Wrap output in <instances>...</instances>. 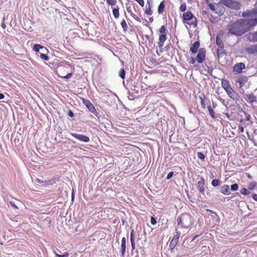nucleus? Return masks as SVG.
Instances as JSON below:
<instances>
[{"mask_svg": "<svg viewBox=\"0 0 257 257\" xmlns=\"http://www.w3.org/2000/svg\"><path fill=\"white\" fill-rule=\"evenodd\" d=\"M69 253L66 252L64 254L61 255V256H59V257H68Z\"/></svg>", "mask_w": 257, "mask_h": 257, "instance_id": "nucleus-46", "label": "nucleus"}, {"mask_svg": "<svg viewBox=\"0 0 257 257\" xmlns=\"http://www.w3.org/2000/svg\"><path fill=\"white\" fill-rule=\"evenodd\" d=\"M240 193L243 195H248L250 193V192L245 188H243L240 190Z\"/></svg>", "mask_w": 257, "mask_h": 257, "instance_id": "nucleus-29", "label": "nucleus"}, {"mask_svg": "<svg viewBox=\"0 0 257 257\" xmlns=\"http://www.w3.org/2000/svg\"><path fill=\"white\" fill-rule=\"evenodd\" d=\"M247 81V77L244 76L239 77L236 81V85L241 88L243 85Z\"/></svg>", "mask_w": 257, "mask_h": 257, "instance_id": "nucleus-10", "label": "nucleus"}, {"mask_svg": "<svg viewBox=\"0 0 257 257\" xmlns=\"http://www.w3.org/2000/svg\"><path fill=\"white\" fill-rule=\"evenodd\" d=\"M200 44L198 41L195 42L190 47V51L193 53H196L199 47Z\"/></svg>", "mask_w": 257, "mask_h": 257, "instance_id": "nucleus-18", "label": "nucleus"}, {"mask_svg": "<svg viewBox=\"0 0 257 257\" xmlns=\"http://www.w3.org/2000/svg\"><path fill=\"white\" fill-rule=\"evenodd\" d=\"M121 25L122 27V28L124 29V30H125L127 27V24H126V22L125 21V20H123L121 22Z\"/></svg>", "mask_w": 257, "mask_h": 257, "instance_id": "nucleus-36", "label": "nucleus"}, {"mask_svg": "<svg viewBox=\"0 0 257 257\" xmlns=\"http://www.w3.org/2000/svg\"><path fill=\"white\" fill-rule=\"evenodd\" d=\"M39 56L41 59L45 60H48L49 59L48 57L46 54L43 53H41Z\"/></svg>", "mask_w": 257, "mask_h": 257, "instance_id": "nucleus-33", "label": "nucleus"}, {"mask_svg": "<svg viewBox=\"0 0 257 257\" xmlns=\"http://www.w3.org/2000/svg\"><path fill=\"white\" fill-rule=\"evenodd\" d=\"M131 241H135V232L134 230L133 229L131 232Z\"/></svg>", "mask_w": 257, "mask_h": 257, "instance_id": "nucleus-31", "label": "nucleus"}, {"mask_svg": "<svg viewBox=\"0 0 257 257\" xmlns=\"http://www.w3.org/2000/svg\"><path fill=\"white\" fill-rule=\"evenodd\" d=\"M4 95L2 93H0V99H2L4 98Z\"/></svg>", "mask_w": 257, "mask_h": 257, "instance_id": "nucleus-54", "label": "nucleus"}, {"mask_svg": "<svg viewBox=\"0 0 257 257\" xmlns=\"http://www.w3.org/2000/svg\"><path fill=\"white\" fill-rule=\"evenodd\" d=\"M221 86L225 90L228 95L232 99H236L238 95L232 88L229 85L228 81L226 79H222L221 80Z\"/></svg>", "mask_w": 257, "mask_h": 257, "instance_id": "nucleus-3", "label": "nucleus"}, {"mask_svg": "<svg viewBox=\"0 0 257 257\" xmlns=\"http://www.w3.org/2000/svg\"><path fill=\"white\" fill-rule=\"evenodd\" d=\"M248 39L251 42H257V32L249 33L247 35Z\"/></svg>", "mask_w": 257, "mask_h": 257, "instance_id": "nucleus-17", "label": "nucleus"}, {"mask_svg": "<svg viewBox=\"0 0 257 257\" xmlns=\"http://www.w3.org/2000/svg\"><path fill=\"white\" fill-rule=\"evenodd\" d=\"M125 75V72L124 69H121L119 72V76L122 78L124 79Z\"/></svg>", "mask_w": 257, "mask_h": 257, "instance_id": "nucleus-26", "label": "nucleus"}, {"mask_svg": "<svg viewBox=\"0 0 257 257\" xmlns=\"http://www.w3.org/2000/svg\"><path fill=\"white\" fill-rule=\"evenodd\" d=\"M252 198L253 200H255L257 201V194H254L252 196Z\"/></svg>", "mask_w": 257, "mask_h": 257, "instance_id": "nucleus-49", "label": "nucleus"}, {"mask_svg": "<svg viewBox=\"0 0 257 257\" xmlns=\"http://www.w3.org/2000/svg\"><path fill=\"white\" fill-rule=\"evenodd\" d=\"M221 192L224 195L230 194L229 187L228 185H224L221 187Z\"/></svg>", "mask_w": 257, "mask_h": 257, "instance_id": "nucleus-19", "label": "nucleus"}, {"mask_svg": "<svg viewBox=\"0 0 257 257\" xmlns=\"http://www.w3.org/2000/svg\"><path fill=\"white\" fill-rule=\"evenodd\" d=\"M151 1H152V0H148L147 3H148V5H150V4H151Z\"/></svg>", "mask_w": 257, "mask_h": 257, "instance_id": "nucleus-56", "label": "nucleus"}, {"mask_svg": "<svg viewBox=\"0 0 257 257\" xmlns=\"http://www.w3.org/2000/svg\"><path fill=\"white\" fill-rule=\"evenodd\" d=\"M197 157L199 159L203 160L204 159V155L201 152L197 153Z\"/></svg>", "mask_w": 257, "mask_h": 257, "instance_id": "nucleus-37", "label": "nucleus"}, {"mask_svg": "<svg viewBox=\"0 0 257 257\" xmlns=\"http://www.w3.org/2000/svg\"><path fill=\"white\" fill-rule=\"evenodd\" d=\"M159 32L161 34H167V31L164 26H162L159 30Z\"/></svg>", "mask_w": 257, "mask_h": 257, "instance_id": "nucleus-24", "label": "nucleus"}, {"mask_svg": "<svg viewBox=\"0 0 257 257\" xmlns=\"http://www.w3.org/2000/svg\"><path fill=\"white\" fill-rule=\"evenodd\" d=\"M245 68V65L243 63H238L233 66V71L236 73H240L242 70Z\"/></svg>", "mask_w": 257, "mask_h": 257, "instance_id": "nucleus-12", "label": "nucleus"}, {"mask_svg": "<svg viewBox=\"0 0 257 257\" xmlns=\"http://www.w3.org/2000/svg\"><path fill=\"white\" fill-rule=\"evenodd\" d=\"M200 98H201V105H202V107L204 108H205V102H204V100H203V99H202V97H201Z\"/></svg>", "mask_w": 257, "mask_h": 257, "instance_id": "nucleus-43", "label": "nucleus"}, {"mask_svg": "<svg viewBox=\"0 0 257 257\" xmlns=\"http://www.w3.org/2000/svg\"><path fill=\"white\" fill-rule=\"evenodd\" d=\"M131 242L132 250H134L135 248V241H131Z\"/></svg>", "mask_w": 257, "mask_h": 257, "instance_id": "nucleus-47", "label": "nucleus"}, {"mask_svg": "<svg viewBox=\"0 0 257 257\" xmlns=\"http://www.w3.org/2000/svg\"><path fill=\"white\" fill-rule=\"evenodd\" d=\"M216 44H217V45H220V40H219V39H216Z\"/></svg>", "mask_w": 257, "mask_h": 257, "instance_id": "nucleus-55", "label": "nucleus"}, {"mask_svg": "<svg viewBox=\"0 0 257 257\" xmlns=\"http://www.w3.org/2000/svg\"><path fill=\"white\" fill-rule=\"evenodd\" d=\"M257 24V19H240L228 25V33L239 36Z\"/></svg>", "mask_w": 257, "mask_h": 257, "instance_id": "nucleus-1", "label": "nucleus"}, {"mask_svg": "<svg viewBox=\"0 0 257 257\" xmlns=\"http://www.w3.org/2000/svg\"><path fill=\"white\" fill-rule=\"evenodd\" d=\"M107 3L111 7L116 5V0H106Z\"/></svg>", "mask_w": 257, "mask_h": 257, "instance_id": "nucleus-28", "label": "nucleus"}, {"mask_svg": "<svg viewBox=\"0 0 257 257\" xmlns=\"http://www.w3.org/2000/svg\"><path fill=\"white\" fill-rule=\"evenodd\" d=\"M244 49L248 54H256L257 53V44L250 46H246L245 47Z\"/></svg>", "mask_w": 257, "mask_h": 257, "instance_id": "nucleus-9", "label": "nucleus"}, {"mask_svg": "<svg viewBox=\"0 0 257 257\" xmlns=\"http://www.w3.org/2000/svg\"><path fill=\"white\" fill-rule=\"evenodd\" d=\"M211 184L214 187H216L219 185V181L217 179H213L212 181Z\"/></svg>", "mask_w": 257, "mask_h": 257, "instance_id": "nucleus-30", "label": "nucleus"}, {"mask_svg": "<svg viewBox=\"0 0 257 257\" xmlns=\"http://www.w3.org/2000/svg\"><path fill=\"white\" fill-rule=\"evenodd\" d=\"M173 174H174L173 172H170V173H169V174H168V175L166 177V179H167V180L170 179L173 176Z\"/></svg>", "mask_w": 257, "mask_h": 257, "instance_id": "nucleus-38", "label": "nucleus"}, {"mask_svg": "<svg viewBox=\"0 0 257 257\" xmlns=\"http://www.w3.org/2000/svg\"><path fill=\"white\" fill-rule=\"evenodd\" d=\"M195 62V59L194 58H192L190 62L191 64H194Z\"/></svg>", "mask_w": 257, "mask_h": 257, "instance_id": "nucleus-50", "label": "nucleus"}, {"mask_svg": "<svg viewBox=\"0 0 257 257\" xmlns=\"http://www.w3.org/2000/svg\"><path fill=\"white\" fill-rule=\"evenodd\" d=\"M247 177H248V178H251V176H250V175L249 174H248V175Z\"/></svg>", "mask_w": 257, "mask_h": 257, "instance_id": "nucleus-58", "label": "nucleus"}, {"mask_svg": "<svg viewBox=\"0 0 257 257\" xmlns=\"http://www.w3.org/2000/svg\"><path fill=\"white\" fill-rule=\"evenodd\" d=\"M204 185L205 180L203 178H201L197 183V188L199 192L202 194H204L205 192Z\"/></svg>", "mask_w": 257, "mask_h": 257, "instance_id": "nucleus-11", "label": "nucleus"}, {"mask_svg": "<svg viewBox=\"0 0 257 257\" xmlns=\"http://www.w3.org/2000/svg\"><path fill=\"white\" fill-rule=\"evenodd\" d=\"M251 14H252L251 12H245L242 13V16L243 17H246L250 16L251 15Z\"/></svg>", "mask_w": 257, "mask_h": 257, "instance_id": "nucleus-35", "label": "nucleus"}, {"mask_svg": "<svg viewBox=\"0 0 257 257\" xmlns=\"http://www.w3.org/2000/svg\"><path fill=\"white\" fill-rule=\"evenodd\" d=\"M223 4L227 7L235 10L239 9L240 7L239 3L233 0H223Z\"/></svg>", "mask_w": 257, "mask_h": 257, "instance_id": "nucleus-5", "label": "nucleus"}, {"mask_svg": "<svg viewBox=\"0 0 257 257\" xmlns=\"http://www.w3.org/2000/svg\"><path fill=\"white\" fill-rule=\"evenodd\" d=\"M167 39V34H160L159 36V42L158 45L159 47H162Z\"/></svg>", "mask_w": 257, "mask_h": 257, "instance_id": "nucleus-15", "label": "nucleus"}, {"mask_svg": "<svg viewBox=\"0 0 257 257\" xmlns=\"http://www.w3.org/2000/svg\"><path fill=\"white\" fill-rule=\"evenodd\" d=\"M180 236V233L177 232L176 234H175L173 236L172 239L171 240V241L170 242V245H169V247L171 249H173L176 246L177 244L178 243L179 238Z\"/></svg>", "mask_w": 257, "mask_h": 257, "instance_id": "nucleus-8", "label": "nucleus"}, {"mask_svg": "<svg viewBox=\"0 0 257 257\" xmlns=\"http://www.w3.org/2000/svg\"><path fill=\"white\" fill-rule=\"evenodd\" d=\"M10 204L13 206L14 208H16V209H18V207H17V206L15 204V202H13V201H11L10 202Z\"/></svg>", "mask_w": 257, "mask_h": 257, "instance_id": "nucleus-44", "label": "nucleus"}, {"mask_svg": "<svg viewBox=\"0 0 257 257\" xmlns=\"http://www.w3.org/2000/svg\"><path fill=\"white\" fill-rule=\"evenodd\" d=\"M197 236V235L194 236V237H193V240H194Z\"/></svg>", "mask_w": 257, "mask_h": 257, "instance_id": "nucleus-59", "label": "nucleus"}, {"mask_svg": "<svg viewBox=\"0 0 257 257\" xmlns=\"http://www.w3.org/2000/svg\"><path fill=\"white\" fill-rule=\"evenodd\" d=\"M43 47L39 44H35L34 46L33 50L36 52H39L40 49H43Z\"/></svg>", "mask_w": 257, "mask_h": 257, "instance_id": "nucleus-25", "label": "nucleus"}, {"mask_svg": "<svg viewBox=\"0 0 257 257\" xmlns=\"http://www.w3.org/2000/svg\"><path fill=\"white\" fill-rule=\"evenodd\" d=\"M165 9V4L164 2L162 1L161 2L159 6L158 12L159 14H162L164 11Z\"/></svg>", "mask_w": 257, "mask_h": 257, "instance_id": "nucleus-21", "label": "nucleus"}, {"mask_svg": "<svg viewBox=\"0 0 257 257\" xmlns=\"http://www.w3.org/2000/svg\"><path fill=\"white\" fill-rule=\"evenodd\" d=\"M112 14H113L114 17L115 19H118L119 16L118 8H115V9H113Z\"/></svg>", "mask_w": 257, "mask_h": 257, "instance_id": "nucleus-22", "label": "nucleus"}, {"mask_svg": "<svg viewBox=\"0 0 257 257\" xmlns=\"http://www.w3.org/2000/svg\"><path fill=\"white\" fill-rule=\"evenodd\" d=\"M68 115L70 117H72L74 116L73 113L71 111H69Z\"/></svg>", "mask_w": 257, "mask_h": 257, "instance_id": "nucleus-51", "label": "nucleus"}, {"mask_svg": "<svg viewBox=\"0 0 257 257\" xmlns=\"http://www.w3.org/2000/svg\"><path fill=\"white\" fill-rule=\"evenodd\" d=\"M71 135L75 138V139L78 140L79 141L84 142V143H88L89 142V138L85 135H80L75 133H71Z\"/></svg>", "mask_w": 257, "mask_h": 257, "instance_id": "nucleus-6", "label": "nucleus"}, {"mask_svg": "<svg viewBox=\"0 0 257 257\" xmlns=\"http://www.w3.org/2000/svg\"><path fill=\"white\" fill-rule=\"evenodd\" d=\"M83 104L87 107V108L92 113L95 111V108L92 104L87 99H83Z\"/></svg>", "mask_w": 257, "mask_h": 257, "instance_id": "nucleus-13", "label": "nucleus"}, {"mask_svg": "<svg viewBox=\"0 0 257 257\" xmlns=\"http://www.w3.org/2000/svg\"><path fill=\"white\" fill-rule=\"evenodd\" d=\"M208 109L210 115H211L212 118H214V112L213 110V109L211 108V106H208Z\"/></svg>", "mask_w": 257, "mask_h": 257, "instance_id": "nucleus-27", "label": "nucleus"}, {"mask_svg": "<svg viewBox=\"0 0 257 257\" xmlns=\"http://www.w3.org/2000/svg\"><path fill=\"white\" fill-rule=\"evenodd\" d=\"M194 19L195 21L192 23V25H193L194 27H196L197 25L196 19L195 18Z\"/></svg>", "mask_w": 257, "mask_h": 257, "instance_id": "nucleus-48", "label": "nucleus"}, {"mask_svg": "<svg viewBox=\"0 0 257 257\" xmlns=\"http://www.w3.org/2000/svg\"><path fill=\"white\" fill-rule=\"evenodd\" d=\"M238 186L237 184H234L231 185V190L232 191H236L238 189Z\"/></svg>", "mask_w": 257, "mask_h": 257, "instance_id": "nucleus-34", "label": "nucleus"}, {"mask_svg": "<svg viewBox=\"0 0 257 257\" xmlns=\"http://www.w3.org/2000/svg\"><path fill=\"white\" fill-rule=\"evenodd\" d=\"M206 4L210 9L215 14L221 16L223 14L224 9L223 5L221 4H212L209 0H206Z\"/></svg>", "mask_w": 257, "mask_h": 257, "instance_id": "nucleus-4", "label": "nucleus"}, {"mask_svg": "<svg viewBox=\"0 0 257 257\" xmlns=\"http://www.w3.org/2000/svg\"><path fill=\"white\" fill-rule=\"evenodd\" d=\"M151 223L152 225H155L156 224V220L153 217H151Z\"/></svg>", "mask_w": 257, "mask_h": 257, "instance_id": "nucleus-41", "label": "nucleus"}, {"mask_svg": "<svg viewBox=\"0 0 257 257\" xmlns=\"http://www.w3.org/2000/svg\"><path fill=\"white\" fill-rule=\"evenodd\" d=\"M255 186V184L253 183H250L248 186V188L249 189H252Z\"/></svg>", "mask_w": 257, "mask_h": 257, "instance_id": "nucleus-45", "label": "nucleus"}, {"mask_svg": "<svg viewBox=\"0 0 257 257\" xmlns=\"http://www.w3.org/2000/svg\"><path fill=\"white\" fill-rule=\"evenodd\" d=\"M177 222L179 226L187 228L192 224L193 221L190 214H184L177 218Z\"/></svg>", "mask_w": 257, "mask_h": 257, "instance_id": "nucleus-2", "label": "nucleus"}, {"mask_svg": "<svg viewBox=\"0 0 257 257\" xmlns=\"http://www.w3.org/2000/svg\"><path fill=\"white\" fill-rule=\"evenodd\" d=\"M193 15L190 12H187L183 15V22L193 19Z\"/></svg>", "mask_w": 257, "mask_h": 257, "instance_id": "nucleus-14", "label": "nucleus"}, {"mask_svg": "<svg viewBox=\"0 0 257 257\" xmlns=\"http://www.w3.org/2000/svg\"><path fill=\"white\" fill-rule=\"evenodd\" d=\"M145 13L148 15H152L153 14V11L151 9V4L148 5V7H146Z\"/></svg>", "mask_w": 257, "mask_h": 257, "instance_id": "nucleus-23", "label": "nucleus"}, {"mask_svg": "<svg viewBox=\"0 0 257 257\" xmlns=\"http://www.w3.org/2000/svg\"><path fill=\"white\" fill-rule=\"evenodd\" d=\"M55 254H56V255L57 256H58V257H59V256H61V255H60V254H59L57 253L56 252H55Z\"/></svg>", "mask_w": 257, "mask_h": 257, "instance_id": "nucleus-57", "label": "nucleus"}, {"mask_svg": "<svg viewBox=\"0 0 257 257\" xmlns=\"http://www.w3.org/2000/svg\"><path fill=\"white\" fill-rule=\"evenodd\" d=\"M36 181L37 182H39V183H43V181L42 180H40V179H39V178H36Z\"/></svg>", "mask_w": 257, "mask_h": 257, "instance_id": "nucleus-53", "label": "nucleus"}, {"mask_svg": "<svg viewBox=\"0 0 257 257\" xmlns=\"http://www.w3.org/2000/svg\"><path fill=\"white\" fill-rule=\"evenodd\" d=\"M136 1L138 3L141 7H143L144 6V0H136Z\"/></svg>", "mask_w": 257, "mask_h": 257, "instance_id": "nucleus-39", "label": "nucleus"}, {"mask_svg": "<svg viewBox=\"0 0 257 257\" xmlns=\"http://www.w3.org/2000/svg\"><path fill=\"white\" fill-rule=\"evenodd\" d=\"M239 131L241 133H243L244 131V128L242 126L239 127Z\"/></svg>", "mask_w": 257, "mask_h": 257, "instance_id": "nucleus-52", "label": "nucleus"}, {"mask_svg": "<svg viewBox=\"0 0 257 257\" xmlns=\"http://www.w3.org/2000/svg\"><path fill=\"white\" fill-rule=\"evenodd\" d=\"M72 73H68V74H67L66 75L64 76H61V77H63L64 78H66V79H69L70 78L71 76H72Z\"/></svg>", "mask_w": 257, "mask_h": 257, "instance_id": "nucleus-40", "label": "nucleus"}, {"mask_svg": "<svg viewBox=\"0 0 257 257\" xmlns=\"http://www.w3.org/2000/svg\"><path fill=\"white\" fill-rule=\"evenodd\" d=\"M5 21V17H4L3 19V23H2V27L4 29H5L6 28V25L5 23H4V21Z\"/></svg>", "mask_w": 257, "mask_h": 257, "instance_id": "nucleus-42", "label": "nucleus"}, {"mask_svg": "<svg viewBox=\"0 0 257 257\" xmlns=\"http://www.w3.org/2000/svg\"><path fill=\"white\" fill-rule=\"evenodd\" d=\"M256 13H257V12H254V14H256Z\"/></svg>", "mask_w": 257, "mask_h": 257, "instance_id": "nucleus-60", "label": "nucleus"}, {"mask_svg": "<svg viewBox=\"0 0 257 257\" xmlns=\"http://www.w3.org/2000/svg\"><path fill=\"white\" fill-rule=\"evenodd\" d=\"M245 99L248 102L253 103L256 101V97L251 93L247 94L245 95Z\"/></svg>", "mask_w": 257, "mask_h": 257, "instance_id": "nucleus-16", "label": "nucleus"}, {"mask_svg": "<svg viewBox=\"0 0 257 257\" xmlns=\"http://www.w3.org/2000/svg\"><path fill=\"white\" fill-rule=\"evenodd\" d=\"M125 246H126V239L124 237H122L121 239V255L123 256L125 252Z\"/></svg>", "mask_w": 257, "mask_h": 257, "instance_id": "nucleus-20", "label": "nucleus"}, {"mask_svg": "<svg viewBox=\"0 0 257 257\" xmlns=\"http://www.w3.org/2000/svg\"><path fill=\"white\" fill-rule=\"evenodd\" d=\"M186 8H187L186 5L184 3V4H181L179 9L181 12H185V10H186Z\"/></svg>", "mask_w": 257, "mask_h": 257, "instance_id": "nucleus-32", "label": "nucleus"}, {"mask_svg": "<svg viewBox=\"0 0 257 257\" xmlns=\"http://www.w3.org/2000/svg\"><path fill=\"white\" fill-rule=\"evenodd\" d=\"M205 51L203 48L200 49L198 51L197 55L196 56V61L199 63H201L205 59Z\"/></svg>", "mask_w": 257, "mask_h": 257, "instance_id": "nucleus-7", "label": "nucleus"}]
</instances>
